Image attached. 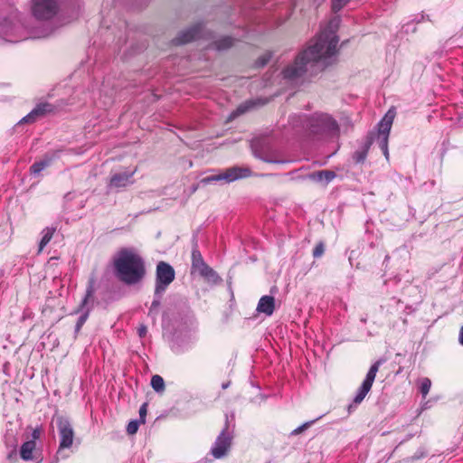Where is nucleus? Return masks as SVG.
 Instances as JSON below:
<instances>
[{
  "instance_id": "1",
  "label": "nucleus",
  "mask_w": 463,
  "mask_h": 463,
  "mask_svg": "<svg viewBox=\"0 0 463 463\" xmlns=\"http://www.w3.org/2000/svg\"><path fill=\"white\" fill-rule=\"evenodd\" d=\"M338 38L332 33L324 32L312 40L303 52L298 53L294 62L287 66L283 77L296 80L302 77L309 69L318 67L324 69L336 53Z\"/></svg>"
},
{
  "instance_id": "4",
  "label": "nucleus",
  "mask_w": 463,
  "mask_h": 463,
  "mask_svg": "<svg viewBox=\"0 0 463 463\" xmlns=\"http://www.w3.org/2000/svg\"><path fill=\"white\" fill-rule=\"evenodd\" d=\"M234 420V416L225 415V423L224 427L222 430L221 433L217 436L212 449L211 454L215 458H222L225 457L228 451L231 449L232 439H233V430L234 424L232 423Z\"/></svg>"
},
{
  "instance_id": "28",
  "label": "nucleus",
  "mask_w": 463,
  "mask_h": 463,
  "mask_svg": "<svg viewBox=\"0 0 463 463\" xmlns=\"http://www.w3.org/2000/svg\"><path fill=\"white\" fill-rule=\"evenodd\" d=\"M349 0H332V8L335 12L341 10Z\"/></svg>"
},
{
  "instance_id": "27",
  "label": "nucleus",
  "mask_w": 463,
  "mask_h": 463,
  "mask_svg": "<svg viewBox=\"0 0 463 463\" xmlns=\"http://www.w3.org/2000/svg\"><path fill=\"white\" fill-rule=\"evenodd\" d=\"M138 427H139V423L137 420H131L127 426V432L129 435H133V434L137 433Z\"/></svg>"
},
{
  "instance_id": "22",
  "label": "nucleus",
  "mask_w": 463,
  "mask_h": 463,
  "mask_svg": "<svg viewBox=\"0 0 463 463\" xmlns=\"http://www.w3.org/2000/svg\"><path fill=\"white\" fill-rule=\"evenodd\" d=\"M52 159L51 158H44L42 161L33 163L30 167V173L32 175H38L40 174L44 168L49 166L51 165Z\"/></svg>"
},
{
  "instance_id": "37",
  "label": "nucleus",
  "mask_w": 463,
  "mask_h": 463,
  "mask_svg": "<svg viewBox=\"0 0 463 463\" xmlns=\"http://www.w3.org/2000/svg\"><path fill=\"white\" fill-rule=\"evenodd\" d=\"M458 342L461 345H463V326L460 328V331H459Z\"/></svg>"
},
{
  "instance_id": "14",
  "label": "nucleus",
  "mask_w": 463,
  "mask_h": 463,
  "mask_svg": "<svg viewBox=\"0 0 463 463\" xmlns=\"http://www.w3.org/2000/svg\"><path fill=\"white\" fill-rule=\"evenodd\" d=\"M202 25L197 24L192 28L183 31L173 40V43L175 45H181L198 39L202 36Z\"/></svg>"
},
{
  "instance_id": "35",
  "label": "nucleus",
  "mask_w": 463,
  "mask_h": 463,
  "mask_svg": "<svg viewBox=\"0 0 463 463\" xmlns=\"http://www.w3.org/2000/svg\"><path fill=\"white\" fill-rule=\"evenodd\" d=\"M155 299L153 300L152 304H151V307H150V312L154 309V308H157L159 306H160V298H158V297H156L155 296Z\"/></svg>"
},
{
  "instance_id": "26",
  "label": "nucleus",
  "mask_w": 463,
  "mask_h": 463,
  "mask_svg": "<svg viewBox=\"0 0 463 463\" xmlns=\"http://www.w3.org/2000/svg\"><path fill=\"white\" fill-rule=\"evenodd\" d=\"M431 386V381L429 378H422L420 381V391L423 398L427 396Z\"/></svg>"
},
{
  "instance_id": "6",
  "label": "nucleus",
  "mask_w": 463,
  "mask_h": 463,
  "mask_svg": "<svg viewBox=\"0 0 463 463\" xmlns=\"http://www.w3.org/2000/svg\"><path fill=\"white\" fill-rule=\"evenodd\" d=\"M306 128L314 135H324L335 132L338 129V125L327 114H314L305 120Z\"/></svg>"
},
{
  "instance_id": "8",
  "label": "nucleus",
  "mask_w": 463,
  "mask_h": 463,
  "mask_svg": "<svg viewBox=\"0 0 463 463\" xmlns=\"http://www.w3.org/2000/svg\"><path fill=\"white\" fill-rule=\"evenodd\" d=\"M175 278L174 268L165 261H159L156 269L155 296L161 298Z\"/></svg>"
},
{
  "instance_id": "34",
  "label": "nucleus",
  "mask_w": 463,
  "mask_h": 463,
  "mask_svg": "<svg viewBox=\"0 0 463 463\" xmlns=\"http://www.w3.org/2000/svg\"><path fill=\"white\" fill-rule=\"evenodd\" d=\"M40 436H41V430L36 428L32 432V439L31 440H34L36 442V440L38 439H40Z\"/></svg>"
},
{
  "instance_id": "25",
  "label": "nucleus",
  "mask_w": 463,
  "mask_h": 463,
  "mask_svg": "<svg viewBox=\"0 0 463 463\" xmlns=\"http://www.w3.org/2000/svg\"><path fill=\"white\" fill-rule=\"evenodd\" d=\"M204 262L203 256L198 249L194 248L192 251V270L195 268H200Z\"/></svg>"
},
{
  "instance_id": "19",
  "label": "nucleus",
  "mask_w": 463,
  "mask_h": 463,
  "mask_svg": "<svg viewBox=\"0 0 463 463\" xmlns=\"http://www.w3.org/2000/svg\"><path fill=\"white\" fill-rule=\"evenodd\" d=\"M372 144L373 139L368 138L366 142L363 145V146L353 154V159L356 164H361L364 162Z\"/></svg>"
},
{
  "instance_id": "11",
  "label": "nucleus",
  "mask_w": 463,
  "mask_h": 463,
  "mask_svg": "<svg viewBox=\"0 0 463 463\" xmlns=\"http://www.w3.org/2000/svg\"><path fill=\"white\" fill-rule=\"evenodd\" d=\"M137 172V167L128 172H120L112 174L108 183V190L109 192H118L121 189L127 188L135 183L133 179Z\"/></svg>"
},
{
  "instance_id": "32",
  "label": "nucleus",
  "mask_w": 463,
  "mask_h": 463,
  "mask_svg": "<svg viewBox=\"0 0 463 463\" xmlns=\"http://www.w3.org/2000/svg\"><path fill=\"white\" fill-rule=\"evenodd\" d=\"M269 60V55L263 56L257 61V65L260 67L265 66Z\"/></svg>"
},
{
  "instance_id": "29",
  "label": "nucleus",
  "mask_w": 463,
  "mask_h": 463,
  "mask_svg": "<svg viewBox=\"0 0 463 463\" xmlns=\"http://www.w3.org/2000/svg\"><path fill=\"white\" fill-rule=\"evenodd\" d=\"M253 106V102L252 101H249L243 105H241L237 108L236 111L234 112V116L236 115H241V114H243L244 112H246L250 107Z\"/></svg>"
},
{
  "instance_id": "21",
  "label": "nucleus",
  "mask_w": 463,
  "mask_h": 463,
  "mask_svg": "<svg viewBox=\"0 0 463 463\" xmlns=\"http://www.w3.org/2000/svg\"><path fill=\"white\" fill-rule=\"evenodd\" d=\"M311 177L317 181L326 180V183H329L335 177V174L333 171L321 170L312 174Z\"/></svg>"
},
{
  "instance_id": "12",
  "label": "nucleus",
  "mask_w": 463,
  "mask_h": 463,
  "mask_svg": "<svg viewBox=\"0 0 463 463\" xmlns=\"http://www.w3.org/2000/svg\"><path fill=\"white\" fill-rule=\"evenodd\" d=\"M383 364V360H378L374 364H373L365 376V379L364 380L362 385L358 389L354 398V403L355 405L361 403L363 400L365 398L367 393L370 392L373 383L374 382L376 373L379 370L380 365Z\"/></svg>"
},
{
  "instance_id": "3",
  "label": "nucleus",
  "mask_w": 463,
  "mask_h": 463,
  "mask_svg": "<svg viewBox=\"0 0 463 463\" xmlns=\"http://www.w3.org/2000/svg\"><path fill=\"white\" fill-rule=\"evenodd\" d=\"M0 37L10 43H17L27 38V27L21 21L20 14L14 10L0 21Z\"/></svg>"
},
{
  "instance_id": "39",
  "label": "nucleus",
  "mask_w": 463,
  "mask_h": 463,
  "mask_svg": "<svg viewBox=\"0 0 463 463\" xmlns=\"http://www.w3.org/2000/svg\"><path fill=\"white\" fill-rule=\"evenodd\" d=\"M197 188H198V186H197V185H194V186H193L192 191H193V192H195V191L197 190Z\"/></svg>"
},
{
  "instance_id": "7",
  "label": "nucleus",
  "mask_w": 463,
  "mask_h": 463,
  "mask_svg": "<svg viewBox=\"0 0 463 463\" xmlns=\"http://www.w3.org/2000/svg\"><path fill=\"white\" fill-rule=\"evenodd\" d=\"M395 117L394 109H391L387 111L382 120L378 123V131L374 135V137H370L369 138L373 139V142L375 140L378 144L379 147L383 151L385 158L389 159V149H388V141L389 135L392 126V122Z\"/></svg>"
},
{
  "instance_id": "31",
  "label": "nucleus",
  "mask_w": 463,
  "mask_h": 463,
  "mask_svg": "<svg viewBox=\"0 0 463 463\" xmlns=\"http://www.w3.org/2000/svg\"><path fill=\"white\" fill-rule=\"evenodd\" d=\"M316 420H311V421H307V422H305L303 423L301 426L298 427L297 429H295L293 431H292V435H298L299 433H301L302 431H304L305 430H307L308 427H310Z\"/></svg>"
},
{
  "instance_id": "36",
  "label": "nucleus",
  "mask_w": 463,
  "mask_h": 463,
  "mask_svg": "<svg viewBox=\"0 0 463 463\" xmlns=\"http://www.w3.org/2000/svg\"><path fill=\"white\" fill-rule=\"evenodd\" d=\"M137 332H138V335L140 337H144L146 335V332H147V329H146V326H144V325H141L138 329H137Z\"/></svg>"
},
{
  "instance_id": "23",
  "label": "nucleus",
  "mask_w": 463,
  "mask_h": 463,
  "mask_svg": "<svg viewBox=\"0 0 463 463\" xmlns=\"http://www.w3.org/2000/svg\"><path fill=\"white\" fill-rule=\"evenodd\" d=\"M234 39L230 36H225L214 43L217 50H226L233 45Z\"/></svg>"
},
{
  "instance_id": "5",
  "label": "nucleus",
  "mask_w": 463,
  "mask_h": 463,
  "mask_svg": "<svg viewBox=\"0 0 463 463\" xmlns=\"http://www.w3.org/2000/svg\"><path fill=\"white\" fill-rule=\"evenodd\" d=\"M66 0H32L31 11L39 21L52 19L61 10Z\"/></svg>"
},
{
  "instance_id": "20",
  "label": "nucleus",
  "mask_w": 463,
  "mask_h": 463,
  "mask_svg": "<svg viewBox=\"0 0 463 463\" xmlns=\"http://www.w3.org/2000/svg\"><path fill=\"white\" fill-rule=\"evenodd\" d=\"M55 232H56V227H46L43 230V232H42L43 237L39 243V250H38L39 252L43 251L44 247L51 241Z\"/></svg>"
},
{
  "instance_id": "16",
  "label": "nucleus",
  "mask_w": 463,
  "mask_h": 463,
  "mask_svg": "<svg viewBox=\"0 0 463 463\" xmlns=\"http://www.w3.org/2000/svg\"><path fill=\"white\" fill-rule=\"evenodd\" d=\"M258 313H263L269 317L275 310V298L272 296H262L257 305L256 308Z\"/></svg>"
},
{
  "instance_id": "2",
  "label": "nucleus",
  "mask_w": 463,
  "mask_h": 463,
  "mask_svg": "<svg viewBox=\"0 0 463 463\" xmlns=\"http://www.w3.org/2000/svg\"><path fill=\"white\" fill-rule=\"evenodd\" d=\"M113 267L118 279L128 286L141 282L146 275L143 258L131 248H123L117 253Z\"/></svg>"
},
{
  "instance_id": "30",
  "label": "nucleus",
  "mask_w": 463,
  "mask_h": 463,
  "mask_svg": "<svg viewBox=\"0 0 463 463\" xmlns=\"http://www.w3.org/2000/svg\"><path fill=\"white\" fill-rule=\"evenodd\" d=\"M324 252H325L324 243L319 242L318 244H317V246L315 247V249L313 250V256H314V258H319L324 254Z\"/></svg>"
},
{
  "instance_id": "15",
  "label": "nucleus",
  "mask_w": 463,
  "mask_h": 463,
  "mask_svg": "<svg viewBox=\"0 0 463 463\" xmlns=\"http://www.w3.org/2000/svg\"><path fill=\"white\" fill-rule=\"evenodd\" d=\"M53 110V106L44 102L38 104L28 115H26L21 122L30 123L35 121L39 117L50 113Z\"/></svg>"
},
{
  "instance_id": "24",
  "label": "nucleus",
  "mask_w": 463,
  "mask_h": 463,
  "mask_svg": "<svg viewBox=\"0 0 463 463\" xmlns=\"http://www.w3.org/2000/svg\"><path fill=\"white\" fill-rule=\"evenodd\" d=\"M151 386L156 392H163L165 391V381L158 375H153L151 378Z\"/></svg>"
},
{
  "instance_id": "10",
  "label": "nucleus",
  "mask_w": 463,
  "mask_h": 463,
  "mask_svg": "<svg viewBox=\"0 0 463 463\" xmlns=\"http://www.w3.org/2000/svg\"><path fill=\"white\" fill-rule=\"evenodd\" d=\"M55 422L60 439L57 453H60L62 449L71 448L75 433L72 424L67 418L58 416Z\"/></svg>"
},
{
  "instance_id": "9",
  "label": "nucleus",
  "mask_w": 463,
  "mask_h": 463,
  "mask_svg": "<svg viewBox=\"0 0 463 463\" xmlns=\"http://www.w3.org/2000/svg\"><path fill=\"white\" fill-rule=\"evenodd\" d=\"M251 170L249 167L232 166L225 169L218 175H213L203 178L200 183L208 184L213 182L223 181L227 184L234 182L239 179L247 178L251 175Z\"/></svg>"
},
{
  "instance_id": "17",
  "label": "nucleus",
  "mask_w": 463,
  "mask_h": 463,
  "mask_svg": "<svg viewBox=\"0 0 463 463\" xmlns=\"http://www.w3.org/2000/svg\"><path fill=\"white\" fill-rule=\"evenodd\" d=\"M193 271L198 272L200 276L203 277L209 281L216 282L219 279L217 273L205 262H203L200 268H195Z\"/></svg>"
},
{
  "instance_id": "18",
  "label": "nucleus",
  "mask_w": 463,
  "mask_h": 463,
  "mask_svg": "<svg viewBox=\"0 0 463 463\" xmlns=\"http://www.w3.org/2000/svg\"><path fill=\"white\" fill-rule=\"evenodd\" d=\"M36 448L34 440H28L23 443L20 449V457L25 461L33 460V453Z\"/></svg>"
},
{
  "instance_id": "33",
  "label": "nucleus",
  "mask_w": 463,
  "mask_h": 463,
  "mask_svg": "<svg viewBox=\"0 0 463 463\" xmlns=\"http://www.w3.org/2000/svg\"><path fill=\"white\" fill-rule=\"evenodd\" d=\"M146 414V404L145 403L139 409V416H140L141 421L143 423L145 422Z\"/></svg>"
},
{
  "instance_id": "13",
  "label": "nucleus",
  "mask_w": 463,
  "mask_h": 463,
  "mask_svg": "<svg viewBox=\"0 0 463 463\" xmlns=\"http://www.w3.org/2000/svg\"><path fill=\"white\" fill-rule=\"evenodd\" d=\"M93 294H94V279H91L87 287L85 296H84L83 299L81 300V303L80 304L78 309L76 310V313H81V315L78 318V321L75 326V334L76 335L80 331L82 326L85 324V322L87 321V319L89 317L90 307H87V305H88L89 300L93 298Z\"/></svg>"
},
{
  "instance_id": "38",
  "label": "nucleus",
  "mask_w": 463,
  "mask_h": 463,
  "mask_svg": "<svg viewBox=\"0 0 463 463\" xmlns=\"http://www.w3.org/2000/svg\"><path fill=\"white\" fill-rule=\"evenodd\" d=\"M229 385H230V382L225 383H222V389H226V388H228V387H229Z\"/></svg>"
}]
</instances>
